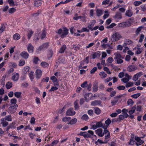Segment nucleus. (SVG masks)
<instances>
[{"instance_id": "f257e3e1", "label": "nucleus", "mask_w": 146, "mask_h": 146, "mask_svg": "<svg viewBox=\"0 0 146 146\" xmlns=\"http://www.w3.org/2000/svg\"><path fill=\"white\" fill-rule=\"evenodd\" d=\"M68 29L65 27L63 28V30L62 29H60L56 32L59 35H61L60 37L62 38H63L68 34Z\"/></svg>"}, {"instance_id": "f03ea898", "label": "nucleus", "mask_w": 146, "mask_h": 146, "mask_svg": "<svg viewBox=\"0 0 146 146\" xmlns=\"http://www.w3.org/2000/svg\"><path fill=\"white\" fill-rule=\"evenodd\" d=\"M94 132L91 130H88V132L81 131L80 133L78 135L81 136H83L85 139L86 138H91L92 136L94 135Z\"/></svg>"}, {"instance_id": "7ed1b4c3", "label": "nucleus", "mask_w": 146, "mask_h": 146, "mask_svg": "<svg viewBox=\"0 0 146 146\" xmlns=\"http://www.w3.org/2000/svg\"><path fill=\"white\" fill-rule=\"evenodd\" d=\"M121 38V35L118 33L113 34L111 36V40L112 42L115 41L119 40Z\"/></svg>"}, {"instance_id": "20e7f679", "label": "nucleus", "mask_w": 146, "mask_h": 146, "mask_svg": "<svg viewBox=\"0 0 146 146\" xmlns=\"http://www.w3.org/2000/svg\"><path fill=\"white\" fill-rule=\"evenodd\" d=\"M131 23L130 21H128L127 22H125L119 23L118 26L119 27L121 28H124L125 27H127L130 26Z\"/></svg>"}, {"instance_id": "39448f33", "label": "nucleus", "mask_w": 146, "mask_h": 146, "mask_svg": "<svg viewBox=\"0 0 146 146\" xmlns=\"http://www.w3.org/2000/svg\"><path fill=\"white\" fill-rule=\"evenodd\" d=\"M48 42L44 43L38 48L37 49L38 52L43 50L45 49H46L48 47Z\"/></svg>"}, {"instance_id": "423d86ee", "label": "nucleus", "mask_w": 146, "mask_h": 146, "mask_svg": "<svg viewBox=\"0 0 146 146\" xmlns=\"http://www.w3.org/2000/svg\"><path fill=\"white\" fill-rule=\"evenodd\" d=\"M75 112L73 110V108H70L67 111L66 115L72 116L75 115Z\"/></svg>"}, {"instance_id": "0eeeda50", "label": "nucleus", "mask_w": 146, "mask_h": 146, "mask_svg": "<svg viewBox=\"0 0 146 146\" xmlns=\"http://www.w3.org/2000/svg\"><path fill=\"white\" fill-rule=\"evenodd\" d=\"M17 101V100L16 99H12L11 100V103L12 104H14V105L10 106L9 108L11 109H13L17 107L18 105L16 104Z\"/></svg>"}, {"instance_id": "6e6552de", "label": "nucleus", "mask_w": 146, "mask_h": 146, "mask_svg": "<svg viewBox=\"0 0 146 146\" xmlns=\"http://www.w3.org/2000/svg\"><path fill=\"white\" fill-rule=\"evenodd\" d=\"M109 136V135H105V140L104 141H102L101 140H100V139H98L97 141H96L95 143V144L96 145H98V144L97 142H99L100 143L102 144H104L107 143L108 141L109 140V139H108L107 138V137H108Z\"/></svg>"}, {"instance_id": "1a4fd4ad", "label": "nucleus", "mask_w": 146, "mask_h": 146, "mask_svg": "<svg viewBox=\"0 0 146 146\" xmlns=\"http://www.w3.org/2000/svg\"><path fill=\"white\" fill-rule=\"evenodd\" d=\"M135 139L137 141L136 144L137 146L141 145L144 143L143 141L141 140L140 138L137 137V136L135 137Z\"/></svg>"}, {"instance_id": "9d476101", "label": "nucleus", "mask_w": 146, "mask_h": 146, "mask_svg": "<svg viewBox=\"0 0 146 146\" xmlns=\"http://www.w3.org/2000/svg\"><path fill=\"white\" fill-rule=\"evenodd\" d=\"M19 78V74L15 72L13 73L12 74V80L14 81H17Z\"/></svg>"}, {"instance_id": "9b49d317", "label": "nucleus", "mask_w": 146, "mask_h": 146, "mask_svg": "<svg viewBox=\"0 0 146 146\" xmlns=\"http://www.w3.org/2000/svg\"><path fill=\"white\" fill-rule=\"evenodd\" d=\"M137 68V67L135 66L130 65L128 67L127 70L129 72H131L136 70Z\"/></svg>"}, {"instance_id": "f8f14e48", "label": "nucleus", "mask_w": 146, "mask_h": 146, "mask_svg": "<svg viewBox=\"0 0 146 146\" xmlns=\"http://www.w3.org/2000/svg\"><path fill=\"white\" fill-rule=\"evenodd\" d=\"M102 131L103 130L101 128H98L95 131L96 133L100 137H102L103 136Z\"/></svg>"}, {"instance_id": "ddd939ff", "label": "nucleus", "mask_w": 146, "mask_h": 146, "mask_svg": "<svg viewBox=\"0 0 146 146\" xmlns=\"http://www.w3.org/2000/svg\"><path fill=\"white\" fill-rule=\"evenodd\" d=\"M103 13V10L99 9H97L96 10V13L98 17L101 16Z\"/></svg>"}, {"instance_id": "4468645a", "label": "nucleus", "mask_w": 146, "mask_h": 146, "mask_svg": "<svg viewBox=\"0 0 146 146\" xmlns=\"http://www.w3.org/2000/svg\"><path fill=\"white\" fill-rule=\"evenodd\" d=\"M111 123L110 119L108 118L105 121V125H104L103 128H107Z\"/></svg>"}, {"instance_id": "2eb2a0df", "label": "nucleus", "mask_w": 146, "mask_h": 146, "mask_svg": "<svg viewBox=\"0 0 146 146\" xmlns=\"http://www.w3.org/2000/svg\"><path fill=\"white\" fill-rule=\"evenodd\" d=\"M114 55L115 56V57L114 58L115 60L120 58L123 59L124 58V56H122L120 53L117 52L115 53Z\"/></svg>"}, {"instance_id": "dca6fc26", "label": "nucleus", "mask_w": 146, "mask_h": 146, "mask_svg": "<svg viewBox=\"0 0 146 146\" xmlns=\"http://www.w3.org/2000/svg\"><path fill=\"white\" fill-rule=\"evenodd\" d=\"M28 52L30 53H33L34 51V47L31 44H29L27 46Z\"/></svg>"}, {"instance_id": "f3484780", "label": "nucleus", "mask_w": 146, "mask_h": 146, "mask_svg": "<svg viewBox=\"0 0 146 146\" xmlns=\"http://www.w3.org/2000/svg\"><path fill=\"white\" fill-rule=\"evenodd\" d=\"M21 55L25 59H27L28 58L29 54L27 52L24 51L21 53Z\"/></svg>"}, {"instance_id": "a211bd4d", "label": "nucleus", "mask_w": 146, "mask_h": 146, "mask_svg": "<svg viewBox=\"0 0 146 146\" xmlns=\"http://www.w3.org/2000/svg\"><path fill=\"white\" fill-rule=\"evenodd\" d=\"M101 104V101L98 100H96L92 101L91 103V105L92 106H95L98 105H100Z\"/></svg>"}, {"instance_id": "6ab92c4d", "label": "nucleus", "mask_w": 146, "mask_h": 146, "mask_svg": "<svg viewBox=\"0 0 146 146\" xmlns=\"http://www.w3.org/2000/svg\"><path fill=\"white\" fill-rule=\"evenodd\" d=\"M30 69V67L29 66L25 67L22 70V72L24 74H26L28 72Z\"/></svg>"}, {"instance_id": "aec40b11", "label": "nucleus", "mask_w": 146, "mask_h": 146, "mask_svg": "<svg viewBox=\"0 0 146 146\" xmlns=\"http://www.w3.org/2000/svg\"><path fill=\"white\" fill-rule=\"evenodd\" d=\"M1 124L2 125L3 127H5L8 124V122L6 121L4 119H2L1 121Z\"/></svg>"}, {"instance_id": "412c9836", "label": "nucleus", "mask_w": 146, "mask_h": 146, "mask_svg": "<svg viewBox=\"0 0 146 146\" xmlns=\"http://www.w3.org/2000/svg\"><path fill=\"white\" fill-rule=\"evenodd\" d=\"M92 91L94 92H96L98 90V84L95 83L93 84Z\"/></svg>"}, {"instance_id": "4be33fe9", "label": "nucleus", "mask_w": 146, "mask_h": 146, "mask_svg": "<svg viewBox=\"0 0 146 146\" xmlns=\"http://www.w3.org/2000/svg\"><path fill=\"white\" fill-rule=\"evenodd\" d=\"M100 55L101 54L100 52L99 51L95 52L92 55V58L94 59L97 57H100Z\"/></svg>"}, {"instance_id": "5701e85b", "label": "nucleus", "mask_w": 146, "mask_h": 146, "mask_svg": "<svg viewBox=\"0 0 146 146\" xmlns=\"http://www.w3.org/2000/svg\"><path fill=\"white\" fill-rule=\"evenodd\" d=\"M104 132H103V135L104 134H106L107 133V134L106 135H108L109 134V136L108 137H107V138L108 139H109V138L110 137V133L109 131H108V130L107 129V128H104Z\"/></svg>"}, {"instance_id": "b1692460", "label": "nucleus", "mask_w": 146, "mask_h": 146, "mask_svg": "<svg viewBox=\"0 0 146 146\" xmlns=\"http://www.w3.org/2000/svg\"><path fill=\"white\" fill-rule=\"evenodd\" d=\"M114 17L118 19H121L122 18V15L120 13L117 12L116 13Z\"/></svg>"}, {"instance_id": "393cba45", "label": "nucleus", "mask_w": 146, "mask_h": 146, "mask_svg": "<svg viewBox=\"0 0 146 146\" xmlns=\"http://www.w3.org/2000/svg\"><path fill=\"white\" fill-rule=\"evenodd\" d=\"M42 72L40 69H37V78H39L41 76Z\"/></svg>"}, {"instance_id": "a878e982", "label": "nucleus", "mask_w": 146, "mask_h": 146, "mask_svg": "<svg viewBox=\"0 0 146 146\" xmlns=\"http://www.w3.org/2000/svg\"><path fill=\"white\" fill-rule=\"evenodd\" d=\"M136 106L135 105L131 108V110L129 111V115H131L135 112V109L136 108Z\"/></svg>"}, {"instance_id": "bb28decb", "label": "nucleus", "mask_w": 146, "mask_h": 146, "mask_svg": "<svg viewBox=\"0 0 146 146\" xmlns=\"http://www.w3.org/2000/svg\"><path fill=\"white\" fill-rule=\"evenodd\" d=\"M29 76L31 81H33L34 78V72L31 71L29 74Z\"/></svg>"}, {"instance_id": "cd10ccee", "label": "nucleus", "mask_w": 146, "mask_h": 146, "mask_svg": "<svg viewBox=\"0 0 146 146\" xmlns=\"http://www.w3.org/2000/svg\"><path fill=\"white\" fill-rule=\"evenodd\" d=\"M12 86V84L11 82H7L6 84V88L8 89L11 88Z\"/></svg>"}, {"instance_id": "c85d7f7f", "label": "nucleus", "mask_w": 146, "mask_h": 146, "mask_svg": "<svg viewBox=\"0 0 146 146\" xmlns=\"http://www.w3.org/2000/svg\"><path fill=\"white\" fill-rule=\"evenodd\" d=\"M66 48V46L65 45H63L60 48V49L59 51L60 53H62L64 52V50Z\"/></svg>"}, {"instance_id": "c756f323", "label": "nucleus", "mask_w": 146, "mask_h": 146, "mask_svg": "<svg viewBox=\"0 0 146 146\" xmlns=\"http://www.w3.org/2000/svg\"><path fill=\"white\" fill-rule=\"evenodd\" d=\"M14 39L16 40L19 39L20 38V35L17 33H16L13 35Z\"/></svg>"}, {"instance_id": "7c9ffc66", "label": "nucleus", "mask_w": 146, "mask_h": 146, "mask_svg": "<svg viewBox=\"0 0 146 146\" xmlns=\"http://www.w3.org/2000/svg\"><path fill=\"white\" fill-rule=\"evenodd\" d=\"M94 112L97 115L101 113V110L100 109L97 107H95L94 108Z\"/></svg>"}, {"instance_id": "2f4dec72", "label": "nucleus", "mask_w": 146, "mask_h": 146, "mask_svg": "<svg viewBox=\"0 0 146 146\" xmlns=\"http://www.w3.org/2000/svg\"><path fill=\"white\" fill-rule=\"evenodd\" d=\"M100 75L101 76V78H104L107 76V74L105 72H101L100 73Z\"/></svg>"}, {"instance_id": "473e14b6", "label": "nucleus", "mask_w": 146, "mask_h": 146, "mask_svg": "<svg viewBox=\"0 0 146 146\" xmlns=\"http://www.w3.org/2000/svg\"><path fill=\"white\" fill-rule=\"evenodd\" d=\"M77 121L76 118H74L72 119L68 123V124H73L75 123Z\"/></svg>"}, {"instance_id": "72a5a7b5", "label": "nucleus", "mask_w": 146, "mask_h": 146, "mask_svg": "<svg viewBox=\"0 0 146 146\" xmlns=\"http://www.w3.org/2000/svg\"><path fill=\"white\" fill-rule=\"evenodd\" d=\"M46 32L44 30H43L42 31V33L40 36L41 39L42 40L46 37Z\"/></svg>"}, {"instance_id": "f704fd0d", "label": "nucleus", "mask_w": 146, "mask_h": 146, "mask_svg": "<svg viewBox=\"0 0 146 146\" xmlns=\"http://www.w3.org/2000/svg\"><path fill=\"white\" fill-rule=\"evenodd\" d=\"M125 14L126 15L129 17H131L132 15V13L130 10L127 11Z\"/></svg>"}, {"instance_id": "c9c22d12", "label": "nucleus", "mask_w": 146, "mask_h": 146, "mask_svg": "<svg viewBox=\"0 0 146 146\" xmlns=\"http://www.w3.org/2000/svg\"><path fill=\"white\" fill-rule=\"evenodd\" d=\"M40 65L43 67L45 68L48 66L49 64L45 62H42L41 63Z\"/></svg>"}, {"instance_id": "e433bc0d", "label": "nucleus", "mask_w": 146, "mask_h": 146, "mask_svg": "<svg viewBox=\"0 0 146 146\" xmlns=\"http://www.w3.org/2000/svg\"><path fill=\"white\" fill-rule=\"evenodd\" d=\"M81 118L83 120L87 121L88 120L89 118L88 115L87 114H84L82 117Z\"/></svg>"}, {"instance_id": "4c0bfd02", "label": "nucleus", "mask_w": 146, "mask_h": 146, "mask_svg": "<svg viewBox=\"0 0 146 146\" xmlns=\"http://www.w3.org/2000/svg\"><path fill=\"white\" fill-rule=\"evenodd\" d=\"M96 126L97 128L100 127H102L103 128L104 125L102 123H101V122L99 121L96 123Z\"/></svg>"}, {"instance_id": "58836bf2", "label": "nucleus", "mask_w": 146, "mask_h": 146, "mask_svg": "<svg viewBox=\"0 0 146 146\" xmlns=\"http://www.w3.org/2000/svg\"><path fill=\"white\" fill-rule=\"evenodd\" d=\"M4 119L5 120L8 121H11L12 120L11 116L10 115L6 116Z\"/></svg>"}, {"instance_id": "ea45409f", "label": "nucleus", "mask_w": 146, "mask_h": 146, "mask_svg": "<svg viewBox=\"0 0 146 146\" xmlns=\"http://www.w3.org/2000/svg\"><path fill=\"white\" fill-rule=\"evenodd\" d=\"M141 95L140 93H138L131 95V97L135 99H137Z\"/></svg>"}, {"instance_id": "a19ab883", "label": "nucleus", "mask_w": 146, "mask_h": 146, "mask_svg": "<svg viewBox=\"0 0 146 146\" xmlns=\"http://www.w3.org/2000/svg\"><path fill=\"white\" fill-rule=\"evenodd\" d=\"M8 1L11 6H14L15 5L13 0H8Z\"/></svg>"}, {"instance_id": "79ce46f5", "label": "nucleus", "mask_w": 146, "mask_h": 146, "mask_svg": "<svg viewBox=\"0 0 146 146\" xmlns=\"http://www.w3.org/2000/svg\"><path fill=\"white\" fill-rule=\"evenodd\" d=\"M33 33V32L31 30L29 31H28L27 33V36L29 39L30 38Z\"/></svg>"}, {"instance_id": "37998d69", "label": "nucleus", "mask_w": 146, "mask_h": 146, "mask_svg": "<svg viewBox=\"0 0 146 146\" xmlns=\"http://www.w3.org/2000/svg\"><path fill=\"white\" fill-rule=\"evenodd\" d=\"M9 13H12L16 11V9L12 7L10 8L9 9Z\"/></svg>"}, {"instance_id": "c03bdc74", "label": "nucleus", "mask_w": 146, "mask_h": 146, "mask_svg": "<svg viewBox=\"0 0 146 146\" xmlns=\"http://www.w3.org/2000/svg\"><path fill=\"white\" fill-rule=\"evenodd\" d=\"M74 105L75 110H78L79 109V107L76 101L74 102Z\"/></svg>"}, {"instance_id": "a18cd8bd", "label": "nucleus", "mask_w": 146, "mask_h": 146, "mask_svg": "<svg viewBox=\"0 0 146 146\" xmlns=\"http://www.w3.org/2000/svg\"><path fill=\"white\" fill-rule=\"evenodd\" d=\"M25 64V61L24 60H20L19 62V66H23Z\"/></svg>"}, {"instance_id": "49530a36", "label": "nucleus", "mask_w": 146, "mask_h": 146, "mask_svg": "<svg viewBox=\"0 0 146 146\" xmlns=\"http://www.w3.org/2000/svg\"><path fill=\"white\" fill-rule=\"evenodd\" d=\"M21 93L20 92H16L14 93L15 96L17 98H19L20 97Z\"/></svg>"}, {"instance_id": "de8ad7c7", "label": "nucleus", "mask_w": 146, "mask_h": 146, "mask_svg": "<svg viewBox=\"0 0 146 146\" xmlns=\"http://www.w3.org/2000/svg\"><path fill=\"white\" fill-rule=\"evenodd\" d=\"M110 2V0H104L102 2V4L103 5H106L109 3Z\"/></svg>"}, {"instance_id": "09e8293b", "label": "nucleus", "mask_w": 146, "mask_h": 146, "mask_svg": "<svg viewBox=\"0 0 146 146\" xmlns=\"http://www.w3.org/2000/svg\"><path fill=\"white\" fill-rule=\"evenodd\" d=\"M5 30V27L3 25H2L0 27V33L4 31Z\"/></svg>"}, {"instance_id": "8fccbe9b", "label": "nucleus", "mask_w": 146, "mask_h": 146, "mask_svg": "<svg viewBox=\"0 0 146 146\" xmlns=\"http://www.w3.org/2000/svg\"><path fill=\"white\" fill-rule=\"evenodd\" d=\"M133 43V41L129 39H126L125 41V43L126 44H130Z\"/></svg>"}, {"instance_id": "3c124183", "label": "nucleus", "mask_w": 146, "mask_h": 146, "mask_svg": "<svg viewBox=\"0 0 146 146\" xmlns=\"http://www.w3.org/2000/svg\"><path fill=\"white\" fill-rule=\"evenodd\" d=\"M133 85V83L130 82H128L127 84H126L125 86L127 88L129 87L132 86Z\"/></svg>"}, {"instance_id": "603ef678", "label": "nucleus", "mask_w": 146, "mask_h": 146, "mask_svg": "<svg viewBox=\"0 0 146 146\" xmlns=\"http://www.w3.org/2000/svg\"><path fill=\"white\" fill-rule=\"evenodd\" d=\"M50 79L53 82H56L57 79L56 76H53L50 77Z\"/></svg>"}, {"instance_id": "864d4df0", "label": "nucleus", "mask_w": 146, "mask_h": 146, "mask_svg": "<svg viewBox=\"0 0 146 146\" xmlns=\"http://www.w3.org/2000/svg\"><path fill=\"white\" fill-rule=\"evenodd\" d=\"M127 105H132L134 103L133 101L131 99H129L127 101Z\"/></svg>"}, {"instance_id": "5fc2aeb1", "label": "nucleus", "mask_w": 146, "mask_h": 146, "mask_svg": "<svg viewBox=\"0 0 146 146\" xmlns=\"http://www.w3.org/2000/svg\"><path fill=\"white\" fill-rule=\"evenodd\" d=\"M97 70V68L96 67H94L90 71V74H93Z\"/></svg>"}, {"instance_id": "6e6d98bb", "label": "nucleus", "mask_w": 146, "mask_h": 146, "mask_svg": "<svg viewBox=\"0 0 146 146\" xmlns=\"http://www.w3.org/2000/svg\"><path fill=\"white\" fill-rule=\"evenodd\" d=\"M130 78H124L121 80L124 83H127L129 80Z\"/></svg>"}, {"instance_id": "4d7b16f0", "label": "nucleus", "mask_w": 146, "mask_h": 146, "mask_svg": "<svg viewBox=\"0 0 146 146\" xmlns=\"http://www.w3.org/2000/svg\"><path fill=\"white\" fill-rule=\"evenodd\" d=\"M58 89V88L56 86H52L51 87V89L49 90V91L50 92L54 91L57 90Z\"/></svg>"}, {"instance_id": "13d9d810", "label": "nucleus", "mask_w": 146, "mask_h": 146, "mask_svg": "<svg viewBox=\"0 0 146 146\" xmlns=\"http://www.w3.org/2000/svg\"><path fill=\"white\" fill-rule=\"evenodd\" d=\"M116 24L115 23H112L110 25L106 27L107 29H111L113 27L115 26Z\"/></svg>"}, {"instance_id": "bf43d9fd", "label": "nucleus", "mask_w": 146, "mask_h": 146, "mask_svg": "<svg viewBox=\"0 0 146 146\" xmlns=\"http://www.w3.org/2000/svg\"><path fill=\"white\" fill-rule=\"evenodd\" d=\"M144 38V35L143 34L141 35H140V38L139 40V42H142Z\"/></svg>"}, {"instance_id": "052dcab7", "label": "nucleus", "mask_w": 146, "mask_h": 146, "mask_svg": "<svg viewBox=\"0 0 146 146\" xmlns=\"http://www.w3.org/2000/svg\"><path fill=\"white\" fill-rule=\"evenodd\" d=\"M117 88L119 90H123L125 88V86H120L117 87Z\"/></svg>"}, {"instance_id": "680f3d73", "label": "nucleus", "mask_w": 146, "mask_h": 146, "mask_svg": "<svg viewBox=\"0 0 146 146\" xmlns=\"http://www.w3.org/2000/svg\"><path fill=\"white\" fill-rule=\"evenodd\" d=\"M121 58H118L116 59V62L118 64H120L122 63L123 62V60L121 59Z\"/></svg>"}, {"instance_id": "e2e57ef3", "label": "nucleus", "mask_w": 146, "mask_h": 146, "mask_svg": "<svg viewBox=\"0 0 146 146\" xmlns=\"http://www.w3.org/2000/svg\"><path fill=\"white\" fill-rule=\"evenodd\" d=\"M142 2L141 1H135L134 3V5L135 6H138Z\"/></svg>"}, {"instance_id": "0e129e2a", "label": "nucleus", "mask_w": 146, "mask_h": 146, "mask_svg": "<svg viewBox=\"0 0 146 146\" xmlns=\"http://www.w3.org/2000/svg\"><path fill=\"white\" fill-rule=\"evenodd\" d=\"M70 119L71 118L70 117H64L63 118L62 120L64 122H66L70 120Z\"/></svg>"}, {"instance_id": "69168bd1", "label": "nucleus", "mask_w": 146, "mask_h": 146, "mask_svg": "<svg viewBox=\"0 0 146 146\" xmlns=\"http://www.w3.org/2000/svg\"><path fill=\"white\" fill-rule=\"evenodd\" d=\"M88 113L90 115L93 116L94 114V112L92 110H89L88 111Z\"/></svg>"}, {"instance_id": "338daca9", "label": "nucleus", "mask_w": 146, "mask_h": 146, "mask_svg": "<svg viewBox=\"0 0 146 146\" xmlns=\"http://www.w3.org/2000/svg\"><path fill=\"white\" fill-rule=\"evenodd\" d=\"M118 101V99L114 100L111 101V103L113 106L115 105Z\"/></svg>"}, {"instance_id": "774afa93", "label": "nucleus", "mask_w": 146, "mask_h": 146, "mask_svg": "<svg viewBox=\"0 0 146 146\" xmlns=\"http://www.w3.org/2000/svg\"><path fill=\"white\" fill-rule=\"evenodd\" d=\"M107 61L109 63H111L113 62V60L112 57H110L108 58Z\"/></svg>"}]
</instances>
